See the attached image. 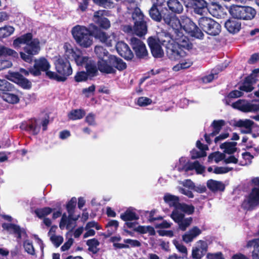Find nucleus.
Here are the masks:
<instances>
[{
	"mask_svg": "<svg viewBox=\"0 0 259 259\" xmlns=\"http://www.w3.org/2000/svg\"><path fill=\"white\" fill-rule=\"evenodd\" d=\"M149 15L152 19L156 21H160L161 19V14L155 5H153L150 9Z\"/></svg>",
	"mask_w": 259,
	"mask_h": 259,
	"instance_id": "nucleus-43",
	"label": "nucleus"
},
{
	"mask_svg": "<svg viewBox=\"0 0 259 259\" xmlns=\"http://www.w3.org/2000/svg\"><path fill=\"white\" fill-rule=\"evenodd\" d=\"M95 52L99 60L108 58L110 56L108 51L101 46H96L95 48Z\"/></svg>",
	"mask_w": 259,
	"mask_h": 259,
	"instance_id": "nucleus-41",
	"label": "nucleus"
},
{
	"mask_svg": "<svg viewBox=\"0 0 259 259\" xmlns=\"http://www.w3.org/2000/svg\"><path fill=\"white\" fill-rule=\"evenodd\" d=\"M237 143L234 142H226L220 145V148L224 149V152L228 154H232L236 150Z\"/></svg>",
	"mask_w": 259,
	"mask_h": 259,
	"instance_id": "nucleus-37",
	"label": "nucleus"
},
{
	"mask_svg": "<svg viewBox=\"0 0 259 259\" xmlns=\"http://www.w3.org/2000/svg\"><path fill=\"white\" fill-rule=\"evenodd\" d=\"M108 16V12L106 10H99L94 13L93 20L100 27L107 29L110 27V22L105 16Z\"/></svg>",
	"mask_w": 259,
	"mask_h": 259,
	"instance_id": "nucleus-16",
	"label": "nucleus"
},
{
	"mask_svg": "<svg viewBox=\"0 0 259 259\" xmlns=\"http://www.w3.org/2000/svg\"><path fill=\"white\" fill-rule=\"evenodd\" d=\"M34 212L39 218H42L50 214L52 212V209L50 207H45L43 208L36 209Z\"/></svg>",
	"mask_w": 259,
	"mask_h": 259,
	"instance_id": "nucleus-48",
	"label": "nucleus"
},
{
	"mask_svg": "<svg viewBox=\"0 0 259 259\" xmlns=\"http://www.w3.org/2000/svg\"><path fill=\"white\" fill-rule=\"evenodd\" d=\"M201 233V231L199 228L194 227L183 236V240L186 243L191 242Z\"/></svg>",
	"mask_w": 259,
	"mask_h": 259,
	"instance_id": "nucleus-27",
	"label": "nucleus"
},
{
	"mask_svg": "<svg viewBox=\"0 0 259 259\" xmlns=\"http://www.w3.org/2000/svg\"><path fill=\"white\" fill-rule=\"evenodd\" d=\"M163 20L165 23L171 27L172 36L175 40H178L179 44L183 47H190L188 43V38L182 32V20L181 22L174 14H165Z\"/></svg>",
	"mask_w": 259,
	"mask_h": 259,
	"instance_id": "nucleus-3",
	"label": "nucleus"
},
{
	"mask_svg": "<svg viewBox=\"0 0 259 259\" xmlns=\"http://www.w3.org/2000/svg\"><path fill=\"white\" fill-rule=\"evenodd\" d=\"M152 102L151 99L145 97H141L138 99L137 104L140 106H146L150 105Z\"/></svg>",
	"mask_w": 259,
	"mask_h": 259,
	"instance_id": "nucleus-52",
	"label": "nucleus"
},
{
	"mask_svg": "<svg viewBox=\"0 0 259 259\" xmlns=\"http://www.w3.org/2000/svg\"><path fill=\"white\" fill-rule=\"evenodd\" d=\"M195 169L198 174H202L205 169V167L201 165L198 161H196L190 163V170Z\"/></svg>",
	"mask_w": 259,
	"mask_h": 259,
	"instance_id": "nucleus-50",
	"label": "nucleus"
},
{
	"mask_svg": "<svg viewBox=\"0 0 259 259\" xmlns=\"http://www.w3.org/2000/svg\"><path fill=\"white\" fill-rule=\"evenodd\" d=\"M51 68V64L49 61L44 57H40L34 60V64L33 67L29 68L31 74L34 76H39L41 72H45L47 76V72H51L49 70Z\"/></svg>",
	"mask_w": 259,
	"mask_h": 259,
	"instance_id": "nucleus-13",
	"label": "nucleus"
},
{
	"mask_svg": "<svg viewBox=\"0 0 259 259\" xmlns=\"http://www.w3.org/2000/svg\"><path fill=\"white\" fill-rule=\"evenodd\" d=\"M88 76L89 75L88 73L84 71L79 72L75 76V80L77 82L85 81L88 78Z\"/></svg>",
	"mask_w": 259,
	"mask_h": 259,
	"instance_id": "nucleus-57",
	"label": "nucleus"
},
{
	"mask_svg": "<svg viewBox=\"0 0 259 259\" xmlns=\"http://www.w3.org/2000/svg\"><path fill=\"white\" fill-rule=\"evenodd\" d=\"M208 245L206 241L200 240L192 248V255L194 259H201L206 253Z\"/></svg>",
	"mask_w": 259,
	"mask_h": 259,
	"instance_id": "nucleus-17",
	"label": "nucleus"
},
{
	"mask_svg": "<svg viewBox=\"0 0 259 259\" xmlns=\"http://www.w3.org/2000/svg\"><path fill=\"white\" fill-rule=\"evenodd\" d=\"M196 146L200 150V151H198L195 149L192 150L191 152V158L192 159H196L206 156V154L205 151L208 149L207 146L202 144L200 141H197Z\"/></svg>",
	"mask_w": 259,
	"mask_h": 259,
	"instance_id": "nucleus-26",
	"label": "nucleus"
},
{
	"mask_svg": "<svg viewBox=\"0 0 259 259\" xmlns=\"http://www.w3.org/2000/svg\"><path fill=\"white\" fill-rule=\"evenodd\" d=\"M6 77L9 80L19 84L24 89H29L31 88V82L24 78L23 76L19 73L9 72L6 75Z\"/></svg>",
	"mask_w": 259,
	"mask_h": 259,
	"instance_id": "nucleus-21",
	"label": "nucleus"
},
{
	"mask_svg": "<svg viewBox=\"0 0 259 259\" xmlns=\"http://www.w3.org/2000/svg\"><path fill=\"white\" fill-rule=\"evenodd\" d=\"M136 230L143 234L149 233L151 235L155 234L154 228L150 226H139L136 229Z\"/></svg>",
	"mask_w": 259,
	"mask_h": 259,
	"instance_id": "nucleus-51",
	"label": "nucleus"
},
{
	"mask_svg": "<svg viewBox=\"0 0 259 259\" xmlns=\"http://www.w3.org/2000/svg\"><path fill=\"white\" fill-rule=\"evenodd\" d=\"M259 204V188L252 189L251 192L242 204V207L247 210L254 209Z\"/></svg>",
	"mask_w": 259,
	"mask_h": 259,
	"instance_id": "nucleus-14",
	"label": "nucleus"
},
{
	"mask_svg": "<svg viewBox=\"0 0 259 259\" xmlns=\"http://www.w3.org/2000/svg\"><path fill=\"white\" fill-rule=\"evenodd\" d=\"M207 259H224L222 253L221 252H218L214 253H208L207 254Z\"/></svg>",
	"mask_w": 259,
	"mask_h": 259,
	"instance_id": "nucleus-64",
	"label": "nucleus"
},
{
	"mask_svg": "<svg viewBox=\"0 0 259 259\" xmlns=\"http://www.w3.org/2000/svg\"><path fill=\"white\" fill-rule=\"evenodd\" d=\"M224 124L225 121L223 120H214L212 123L213 131L211 133V135L215 136L218 134Z\"/></svg>",
	"mask_w": 259,
	"mask_h": 259,
	"instance_id": "nucleus-46",
	"label": "nucleus"
},
{
	"mask_svg": "<svg viewBox=\"0 0 259 259\" xmlns=\"http://www.w3.org/2000/svg\"><path fill=\"white\" fill-rule=\"evenodd\" d=\"M207 186L212 191H223L225 189L224 185L222 182L213 180H208Z\"/></svg>",
	"mask_w": 259,
	"mask_h": 259,
	"instance_id": "nucleus-33",
	"label": "nucleus"
},
{
	"mask_svg": "<svg viewBox=\"0 0 259 259\" xmlns=\"http://www.w3.org/2000/svg\"><path fill=\"white\" fill-rule=\"evenodd\" d=\"M85 122L89 125H94L96 124L95 115L93 113H89L85 117Z\"/></svg>",
	"mask_w": 259,
	"mask_h": 259,
	"instance_id": "nucleus-61",
	"label": "nucleus"
},
{
	"mask_svg": "<svg viewBox=\"0 0 259 259\" xmlns=\"http://www.w3.org/2000/svg\"><path fill=\"white\" fill-rule=\"evenodd\" d=\"M12 91H3L1 95V97L4 101L10 104H17L20 101L19 96L16 93L11 92Z\"/></svg>",
	"mask_w": 259,
	"mask_h": 259,
	"instance_id": "nucleus-24",
	"label": "nucleus"
},
{
	"mask_svg": "<svg viewBox=\"0 0 259 259\" xmlns=\"http://www.w3.org/2000/svg\"><path fill=\"white\" fill-rule=\"evenodd\" d=\"M233 108L244 112H254L259 111V103L239 100L232 104Z\"/></svg>",
	"mask_w": 259,
	"mask_h": 259,
	"instance_id": "nucleus-15",
	"label": "nucleus"
},
{
	"mask_svg": "<svg viewBox=\"0 0 259 259\" xmlns=\"http://www.w3.org/2000/svg\"><path fill=\"white\" fill-rule=\"evenodd\" d=\"M95 37L108 47L115 45L117 40L116 34L114 32L106 33L99 31L96 33Z\"/></svg>",
	"mask_w": 259,
	"mask_h": 259,
	"instance_id": "nucleus-18",
	"label": "nucleus"
},
{
	"mask_svg": "<svg viewBox=\"0 0 259 259\" xmlns=\"http://www.w3.org/2000/svg\"><path fill=\"white\" fill-rule=\"evenodd\" d=\"M174 244L177 249L184 254L183 257L187 254V249L184 245L176 241H174Z\"/></svg>",
	"mask_w": 259,
	"mask_h": 259,
	"instance_id": "nucleus-60",
	"label": "nucleus"
},
{
	"mask_svg": "<svg viewBox=\"0 0 259 259\" xmlns=\"http://www.w3.org/2000/svg\"><path fill=\"white\" fill-rule=\"evenodd\" d=\"M76 203V199L75 198H72L67 204V209L69 214V217H71V214L73 209Z\"/></svg>",
	"mask_w": 259,
	"mask_h": 259,
	"instance_id": "nucleus-53",
	"label": "nucleus"
},
{
	"mask_svg": "<svg viewBox=\"0 0 259 259\" xmlns=\"http://www.w3.org/2000/svg\"><path fill=\"white\" fill-rule=\"evenodd\" d=\"M190 6L193 7L195 13L202 15L206 11L207 3L204 0H197Z\"/></svg>",
	"mask_w": 259,
	"mask_h": 259,
	"instance_id": "nucleus-28",
	"label": "nucleus"
},
{
	"mask_svg": "<svg viewBox=\"0 0 259 259\" xmlns=\"http://www.w3.org/2000/svg\"><path fill=\"white\" fill-rule=\"evenodd\" d=\"M178 212L182 213L185 212L188 214H191L194 211V207L191 205H187L185 203H180L178 208Z\"/></svg>",
	"mask_w": 259,
	"mask_h": 259,
	"instance_id": "nucleus-40",
	"label": "nucleus"
},
{
	"mask_svg": "<svg viewBox=\"0 0 259 259\" xmlns=\"http://www.w3.org/2000/svg\"><path fill=\"white\" fill-rule=\"evenodd\" d=\"M243 158L245 160V162L241 161L240 164L242 165H247L251 162L253 156L248 152H244L242 154Z\"/></svg>",
	"mask_w": 259,
	"mask_h": 259,
	"instance_id": "nucleus-56",
	"label": "nucleus"
},
{
	"mask_svg": "<svg viewBox=\"0 0 259 259\" xmlns=\"http://www.w3.org/2000/svg\"><path fill=\"white\" fill-rule=\"evenodd\" d=\"M71 33L76 42L83 48H89L93 43L90 30L82 25H76L71 29Z\"/></svg>",
	"mask_w": 259,
	"mask_h": 259,
	"instance_id": "nucleus-8",
	"label": "nucleus"
},
{
	"mask_svg": "<svg viewBox=\"0 0 259 259\" xmlns=\"http://www.w3.org/2000/svg\"><path fill=\"white\" fill-rule=\"evenodd\" d=\"M199 27L209 35H217L221 32V25L213 19L202 17L198 20Z\"/></svg>",
	"mask_w": 259,
	"mask_h": 259,
	"instance_id": "nucleus-10",
	"label": "nucleus"
},
{
	"mask_svg": "<svg viewBox=\"0 0 259 259\" xmlns=\"http://www.w3.org/2000/svg\"><path fill=\"white\" fill-rule=\"evenodd\" d=\"M164 201L170 206L175 207L170 214L172 219L177 223L179 228L185 231L190 225L192 222L191 217L185 218V215L180 212H178V208L180 204L179 198L178 196L170 194H166L163 197Z\"/></svg>",
	"mask_w": 259,
	"mask_h": 259,
	"instance_id": "nucleus-2",
	"label": "nucleus"
},
{
	"mask_svg": "<svg viewBox=\"0 0 259 259\" xmlns=\"http://www.w3.org/2000/svg\"><path fill=\"white\" fill-rule=\"evenodd\" d=\"M188 42L190 46L189 48L180 45L178 40H175V42L173 44H169L166 47V54L168 57L171 60H178L184 56L186 53L183 49L189 50L192 48V44L188 39Z\"/></svg>",
	"mask_w": 259,
	"mask_h": 259,
	"instance_id": "nucleus-11",
	"label": "nucleus"
},
{
	"mask_svg": "<svg viewBox=\"0 0 259 259\" xmlns=\"http://www.w3.org/2000/svg\"><path fill=\"white\" fill-rule=\"evenodd\" d=\"M118 227V222L116 220L110 221L106 225L108 234L111 235L114 233Z\"/></svg>",
	"mask_w": 259,
	"mask_h": 259,
	"instance_id": "nucleus-47",
	"label": "nucleus"
},
{
	"mask_svg": "<svg viewBox=\"0 0 259 259\" xmlns=\"http://www.w3.org/2000/svg\"><path fill=\"white\" fill-rule=\"evenodd\" d=\"M128 12L132 14L134 21V30L136 34L143 36L147 32V26L145 17L140 8L134 3L130 4L127 7Z\"/></svg>",
	"mask_w": 259,
	"mask_h": 259,
	"instance_id": "nucleus-5",
	"label": "nucleus"
},
{
	"mask_svg": "<svg viewBox=\"0 0 259 259\" xmlns=\"http://www.w3.org/2000/svg\"><path fill=\"white\" fill-rule=\"evenodd\" d=\"M259 73V68L253 70L252 73L247 77L243 83L240 86V89L245 91V92H250L253 90L252 84L256 82V74Z\"/></svg>",
	"mask_w": 259,
	"mask_h": 259,
	"instance_id": "nucleus-22",
	"label": "nucleus"
},
{
	"mask_svg": "<svg viewBox=\"0 0 259 259\" xmlns=\"http://www.w3.org/2000/svg\"><path fill=\"white\" fill-rule=\"evenodd\" d=\"M57 73L55 72H47V76L58 81H64L68 76L72 74V69L69 62L60 56L56 57L54 63Z\"/></svg>",
	"mask_w": 259,
	"mask_h": 259,
	"instance_id": "nucleus-4",
	"label": "nucleus"
},
{
	"mask_svg": "<svg viewBox=\"0 0 259 259\" xmlns=\"http://www.w3.org/2000/svg\"><path fill=\"white\" fill-rule=\"evenodd\" d=\"M190 163L188 159L184 157L180 158L179 162L176 165V168L179 171H188L190 170Z\"/></svg>",
	"mask_w": 259,
	"mask_h": 259,
	"instance_id": "nucleus-32",
	"label": "nucleus"
},
{
	"mask_svg": "<svg viewBox=\"0 0 259 259\" xmlns=\"http://www.w3.org/2000/svg\"><path fill=\"white\" fill-rule=\"evenodd\" d=\"M24 247L25 250L29 254H33L34 249L32 243L28 240H26L24 242Z\"/></svg>",
	"mask_w": 259,
	"mask_h": 259,
	"instance_id": "nucleus-58",
	"label": "nucleus"
},
{
	"mask_svg": "<svg viewBox=\"0 0 259 259\" xmlns=\"http://www.w3.org/2000/svg\"><path fill=\"white\" fill-rule=\"evenodd\" d=\"M15 29L11 26H7L0 28V37H6L13 33Z\"/></svg>",
	"mask_w": 259,
	"mask_h": 259,
	"instance_id": "nucleus-45",
	"label": "nucleus"
},
{
	"mask_svg": "<svg viewBox=\"0 0 259 259\" xmlns=\"http://www.w3.org/2000/svg\"><path fill=\"white\" fill-rule=\"evenodd\" d=\"M3 228L10 232H13L17 234L19 238L21 237V233L23 232L19 226L12 224H3Z\"/></svg>",
	"mask_w": 259,
	"mask_h": 259,
	"instance_id": "nucleus-38",
	"label": "nucleus"
},
{
	"mask_svg": "<svg viewBox=\"0 0 259 259\" xmlns=\"http://www.w3.org/2000/svg\"><path fill=\"white\" fill-rule=\"evenodd\" d=\"M240 89V87L239 88ZM240 91L238 90H234L231 92L229 94V97L231 98H236L240 97L243 96V93L242 92H245L244 91L241 90L239 89Z\"/></svg>",
	"mask_w": 259,
	"mask_h": 259,
	"instance_id": "nucleus-62",
	"label": "nucleus"
},
{
	"mask_svg": "<svg viewBox=\"0 0 259 259\" xmlns=\"http://www.w3.org/2000/svg\"><path fill=\"white\" fill-rule=\"evenodd\" d=\"M96 4L105 8H110L112 5L110 0H93Z\"/></svg>",
	"mask_w": 259,
	"mask_h": 259,
	"instance_id": "nucleus-59",
	"label": "nucleus"
},
{
	"mask_svg": "<svg viewBox=\"0 0 259 259\" xmlns=\"http://www.w3.org/2000/svg\"><path fill=\"white\" fill-rule=\"evenodd\" d=\"M50 239L57 247H59L63 241V238L61 236H51Z\"/></svg>",
	"mask_w": 259,
	"mask_h": 259,
	"instance_id": "nucleus-55",
	"label": "nucleus"
},
{
	"mask_svg": "<svg viewBox=\"0 0 259 259\" xmlns=\"http://www.w3.org/2000/svg\"><path fill=\"white\" fill-rule=\"evenodd\" d=\"M14 87L13 85L5 79H0V91H11Z\"/></svg>",
	"mask_w": 259,
	"mask_h": 259,
	"instance_id": "nucleus-49",
	"label": "nucleus"
},
{
	"mask_svg": "<svg viewBox=\"0 0 259 259\" xmlns=\"http://www.w3.org/2000/svg\"><path fill=\"white\" fill-rule=\"evenodd\" d=\"M70 220L67 218L66 214H64L61 218L60 223V228L61 229H63L64 228H66L67 229H69V223Z\"/></svg>",
	"mask_w": 259,
	"mask_h": 259,
	"instance_id": "nucleus-54",
	"label": "nucleus"
},
{
	"mask_svg": "<svg viewBox=\"0 0 259 259\" xmlns=\"http://www.w3.org/2000/svg\"><path fill=\"white\" fill-rule=\"evenodd\" d=\"M182 32L185 31L191 36L198 38H202L203 33L191 20L185 16H182Z\"/></svg>",
	"mask_w": 259,
	"mask_h": 259,
	"instance_id": "nucleus-12",
	"label": "nucleus"
},
{
	"mask_svg": "<svg viewBox=\"0 0 259 259\" xmlns=\"http://www.w3.org/2000/svg\"><path fill=\"white\" fill-rule=\"evenodd\" d=\"M253 123V121L249 119H240L235 122V125L237 127L250 128V130H252V127Z\"/></svg>",
	"mask_w": 259,
	"mask_h": 259,
	"instance_id": "nucleus-42",
	"label": "nucleus"
},
{
	"mask_svg": "<svg viewBox=\"0 0 259 259\" xmlns=\"http://www.w3.org/2000/svg\"><path fill=\"white\" fill-rule=\"evenodd\" d=\"M0 56L17 59L19 55L15 50L3 45H0Z\"/></svg>",
	"mask_w": 259,
	"mask_h": 259,
	"instance_id": "nucleus-30",
	"label": "nucleus"
},
{
	"mask_svg": "<svg viewBox=\"0 0 259 259\" xmlns=\"http://www.w3.org/2000/svg\"><path fill=\"white\" fill-rule=\"evenodd\" d=\"M131 45L138 58H144L147 55L148 52L146 46L140 39L132 37L131 39Z\"/></svg>",
	"mask_w": 259,
	"mask_h": 259,
	"instance_id": "nucleus-19",
	"label": "nucleus"
},
{
	"mask_svg": "<svg viewBox=\"0 0 259 259\" xmlns=\"http://www.w3.org/2000/svg\"><path fill=\"white\" fill-rule=\"evenodd\" d=\"M40 129V123L35 119L31 120L26 127V130L31 132L34 135L37 134Z\"/></svg>",
	"mask_w": 259,
	"mask_h": 259,
	"instance_id": "nucleus-36",
	"label": "nucleus"
},
{
	"mask_svg": "<svg viewBox=\"0 0 259 259\" xmlns=\"http://www.w3.org/2000/svg\"><path fill=\"white\" fill-rule=\"evenodd\" d=\"M39 41L37 38L32 39L31 33H28L15 39L13 41L15 48L19 47L21 44H25L24 51L30 55H35L40 51Z\"/></svg>",
	"mask_w": 259,
	"mask_h": 259,
	"instance_id": "nucleus-6",
	"label": "nucleus"
},
{
	"mask_svg": "<svg viewBox=\"0 0 259 259\" xmlns=\"http://www.w3.org/2000/svg\"><path fill=\"white\" fill-rule=\"evenodd\" d=\"M148 45L151 49V53L154 58H160L164 56V51L162 45L156 38L150 37L148 39Z\"/></svg>",
	"mask_w": 259,
	"mask_h": 259,
	"instance_id": "nucleus-20",
	"label": "nucleus"
},
{
	"mask_svg": "<svg viewBox=\"0 0 259 259\" xmlns=\"http://www.w3.org/2000/svg\"><path fill=\"white\" fill-rule=\"evenodd\" d=\"M225 26L229 32L235 33L240 30L241 23L236 20L229 19L226 22Z\"/></svg>",
	"mask_w": 259,
	"mask_h": 259,
	"instance_id": "nucleus-29",
	"label": "nucleus"
},
{
	"mask_svg": "<svg viewBox=\"0 0 259 259\" xmlns=\"http://www.w3.org/2000/svg\"><path fill=\"white\" fill-rule=\"evenodd\" d=\"M225 155L219 152H217L211 154L208 156V162L214 161L215 163H218L222 160H224Z\"/></svg>",
	"mask_w": 259,
	"mask_h": 259,
	"instance_id": "nucleus-44",
	"label": "nucleus"
},
{
	"mask_svg": "<svg viewBox=\"0 0 259 259\" xmlns=\"http://www.w3.org/2000/svg\"><path fill=\"white\" fill-rule=\"evenodd\" d=\"M65 55L68 59L74 60L77 65H85L87 73L89 76H94L97 75L98 70L95 63L89 58L82 55L81 52L77 49H73L69 43H65L63 46Z\"/></svg>",
	"mask_w": 259,
	"mask_h": 259,
	"instance_id": "nucleus-1",
	"label": "nucleus"
},
{
	"mask_svg": "<svg viewBox=\"0 0 259 259\" xmlns=\"http://www.w3.org/2000/svg\"><path fill=\"white\" fill-rule=\"evenodd\" d=\"M167 4L169 10L175 13H181L183 10V6L178 0H169Z\"/></svg>",
	"mask_w": 259,
	"mask_h": 259,
	"instance_id": "nucleus-31",
	"label": "nucleus"
},
{
	"mask_svg": "<svg viewBox=\"0 0 259 259\" xmlns=\"http://www.w3.org/2000/svg\"><path fill=\"white\" fill-rule=\"evenodd\" d=\"M162 46L166 47L169 44H173L175 42V39L172 36V33H166L165 32H161L156 38Z\"/></svg>",
	"mask_w": 259,
	"mask_h": 259,
	"instance_id": "nucleus-25",
	"label": "nucleus"
},
{
	"mask_svg": "<svg viewBox=\"0 0 259 259\" xmlns=\"http://www.w3.org/2000/svg\"><path fill=\"white\" fill-rule=\"evenodd\" d=\"M120 217L124 221L137 220L139 219L138 215L130 209H128L124 212L122 213Z\"/></svg>",
	"mask_w": 259,
	"mask_h": 259,
	"instance_id": "nucleus-35",
	"label": "nucleus"
},
{
	"mask_svg": "<svg viewBox=\"0 0 259 259\" xmlns=\"http://www.w3.org/2000/svg\"><path fill=\"white\" fill-rule=\"evenodd\" d=\"M123 242L126 243V244L128 245L129 246L132 247H138L141 245L140 242L137 240H132L130 239H124Z\"/></svg>",
	"mask_w": 259,
	"mask_h": 259,
	"instance_id": "nucleus-63",
	"label": "nucleus"
},
{
	"mask_svg": "<svg viewBox=\"0 0 259 259\" xmlns=\"http://www.w3.org/2000/svg\"><path fill=\"white\" fill-rule=\"evenodd\" d=\"M85 114L83 109H74L68 114V117L70 120H75L81 119Z\"/></svg>",
	"mask_w": 259,
	"mask_h": 259,
	"instance_id": "nucleus-34",
	"label": "nucleus"
},
{
	"mask_svg": "<svg viewBox=\"0 0 259 259\" xmlns=\"http://www.w3.org/2000/svg\"><path fill=\"white\" fill-rule=\"evenodd\" d=\"M98 69L103 73H112L115 72V68L121 70L126 68V64L123 61L113 55L99 60L98 62Z\"/></svg>",
	"mask_w": 259,
	"mask_h": 259,
	"instance_id": "nucleus-7",
	"label": "nucleus"
},
{
	"mask_svg": "<svg viewBox=\"0 0 259 259\" xmlns=\"http://www.w3.org/2000/svg\"><path fill=\"white\" fill-rule=\"evenodd\" d=\"M116 48L118 54L126 60H131L134 55L127 45L122 41H119L116 44Z\"/></svg>",
	"mask_w": 259,
	"mask_h": 259,
	"instance_id": "nucleus-23",
	"label": "nucleus"
},
{
	"mask_svg": "<svg viewBox=\"0 0 259 259\" xmlns=\"http://www.w3.org/2000/svg\"><path fill=\"white\" fill-rule=\"evenodd\" d=\"M229 12L235 19L244 20L253 19L256 14V10L251 7L235 5L230 7Z\"/></svg>",
	"mask_w": 259,
	"mask_h": 259,
	"instance_id": "nucleus-9",
	"label": "nucleus"
},
{
	"mask_svg": "<svg viewBox=\"0 0 259 259\" xmlns=\"http://www.w3.org/2000/svg\"><path fill=\"white\" fill-rule=\"evenodd\" d=\"M99 244L98 240L95 238L89 239L87 241V244L89 246V250L93 253L98 252Z\"/></svg>",
	"mask_w": 259,
	"mask_h": 259,
	"instance_id": "nucleus-39",
	"label": "nucleus"
}]
</instances>
